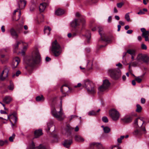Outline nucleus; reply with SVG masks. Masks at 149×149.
Wrapping results in <instances>:
<instances>
[{
    "label": "nucleus",
    "mask_w": 149,
    "mask_h": 149,
    "mask_svg": "<svg viewBox=\"0 0 149 149\" xmlns=\"http://www.w3.org/2000/svg\"><path fill=\"white\" fill-rule=\"evenodd\" d=\"M98 28L99 29L98 32L100 35L102 40L106 42H109L112 40L113 37L112 35H110L108 36L105 33L102 27L99 26Z\"/></svg>",
    "instance_id": "9"
},
{
    "label": "nucleus",
    "mask_w": 149,
    "mask_h": 149,
    "mask_svg": "<svg viewBox=\"0 0 149 149\" xmlns=\"http://www.w3.org/2000/svg\"><path fill=\"white\" fill-rule=\"evenodd\" d=\"M83 87L85 88L89 94H93L96 92V88L94 84L88 79L85 80L84 84H82Z\"/></svg>",
    "instance_id": "3"
},
{
    "label": "nucleus",
    "mask_w": 149,
    "mask_h": 149,
    "mask_svg": "<svg viewBox=\"0 0 149 149\" xmlns=\"http://www.w3.org/2000/svg\"><path fill=\"white\" fill-rule=\"evenodd\" d=\"M51 60V58L48 56L46 57L45 58L46 61L47 62Z\"/></svg>",
    "instance_id": "58"
},
{
    "label": "nucleus",
    "mask_w": 149,
    "mask_h": 149,
    "mask_svg": "<svg viewBox=\"0 0 149 149\" xmlns=\"http://www.w3.org/2000/svg\"><path fill=\"white\" fill-rule=\"evenodd\" d=\"M112 19V17L111 16H109L108 19V22L110 23L111 22Z\"/></svg>",
    "instance_id": "63"
},
{
    "label": "nucleus",
    "mask_w": 149,
    "mask_h": 149,
    "mask_svg": "<svg viewBox=\"0 0 149 149\" xmlns=\"http://www.w3.org/2000/svg\"><path fill=\"white\" fill-rule=\"evenodd\" d=\"M70 24L72 27L75 29L79 28V26L81 25L82 29H83L86 25V20L84 18L75 19L71 22Z\"/></svg>",
    "instance_id": "7"
},
{
    "label": "nucleus",
    "mask_w": 149,
    "mask_h": 149,
    "mask_svg": "<svg viewBox=\"0 0 149 149\" xmlns=\"http://www.w3.org/2000/svg\"><path fill=\"white\" fill-rule=\"evenodd\" d=\"M110 83L107 79H105L103 81V84L102 85L98 88L99 94H101L102 93L107 89L109 86Z\"/></svg>",
    "instance_id": "11"
},
{
    "label": "nucleus",
    "mask_w": 149,
    "mask_h": 149,
    "mask_svg": "<svg viewBox=\"0 0 149 149\" xmlns=\"http://www.w3.org/2000/svg\"><path fill=\"white\" fill-rule=\"evenodd\" d=\"M133 32V31L131 30H128L127 32V33L128 34H131Z\"/></svg>",
    "instance_id": "61"
},
{
    "label": "nucleus",
    "mask_w": 149,
    "mask_h": 149,
    "mask_svg": "<svg viewBox=\"0 0 149 149\" xmlns=\"http://www.w3.org/2000/svg\"><path fill=\"white\" fill-rule=\"evenodd\" d=\"M77 117V116L76 115H72L70 116V121H71V120L74 118H75Z\"/></svg>",
    "instance_id": "55"
},
{
    "label": "nucleus",
    "mask_w": 149,
    "mask_h": 149,
    "mask_svg": "<svg viewBox=\"0 0 149 149\" xmlns=\"http://www.w3.org/2000/svg\"><path fill=\"white\" fill-rule=\"evenodd\" d=\"M102 120L103 122L107 123L108 122V120L107 117L104 116L102 117Z\"/></svg>",
    "instance_id": "46"
},
{
    "label": "nucleus",
    "mask_w": 149,
    "mask_h": 149,
    "mask_svg": "<svg viewBox=\"0 0 149 149\" xmlns=\"http://www.w3.org/2000/svg\"><path fill=\"white\" fill-rule=\"evenodd\" d=\"M13 61L14 65H18L20 62V59L18 57H16L14 58Z\"/></svg>",
    "instance_id": "30"
},
{
    "label": "nucleus",
    "mask_w": 149,
    "mask_h": 149,
    "mask_svg": "<svg viewBox=\"0 0 149 149\" xmlns=\"http://www.w3.org/2000/svg\"><path fill=\"white\" fill-rule=\"evenodd\" d=\"M16 113L15 112L11 114L8 116L7 119H9L11 117L14 120V123H13L11 121H10L12 127L15 126V124H16L17 121V118L16 116Z\"/></svg>",
    "instance_id": "16"
},
{
    "label": "nucleus",
    "mask_w": 149,
    "mask_h": 149,
    "mask_svg": "<svg viewBox=\"0 0 149 149\" xmlns=\"http://www.w3.org/2000/svg\"><path fill=\"white\" fill-rule=\"evenodd\" d=\"M15 134H13L12 136H10L9 138V140L10 141L13 142V139L15 138Z\"/></svg>",
    "instance_id": "48"
},
{
    "label": "nucleus",
    "mask_w": 149,
    "mask_h": 149,
    "mask_svg": "<svg viewBox=\"0 0 149 149\" xmlns=\"http://www.w3.org/2000/svg\"><path fill=\"white\" fill-rule=\"evenodd\" d=\"M141 48L143 49L146 50L147 49V47L145 44L143 43L141 45Z\"/></svg>",
    "instance_id": "52"
},
{
    "label": "nucleus",
    "mask_w": 149,
    "mask_h": 149,
    "mask_svg": "<svg viewBox=\"0 0 149 149\" xmlns=\"http://www.w3.org/2000/svg\"><path fill=\"white\" fill-rule=\"evenodd\" d=\"M127 52L132 55H135V51L133 49H129L127 51Z\"/></svg>",
    "instance_id": "37"
},
{
    "label": "nucleus",
    "mask_w": 149,
    "mask_h": 149,
    "mask_svg": "<svg viewBox=\"0 0 149 149\" xmlns=\"http://www.w3.org/2000/svg\"><path fill=\"white\" fill-rule=\"evenodd\" d=\"M7 143V141L6 140L5 141H4L2 140H0V146H3L5 143Z\"/></svg>",
    "instance_id": "50"
},
{
    "label": "nucleus",
    "mask_w": 149,
    "mask_h": 149,
    "mask_svg": "<svg viewBox=\"0 0 149 149\" xmlns=\"http://www.w3.org/2000/svg\"><path fill=\"white\" fill-rule=\"evenodd\" d=\"M116 148V149H121V148L117 146H114L112 148V149H113V148Z\"/></svg>",
    "instance_id": "64"
},
{
    "label": "nucleus",
    "mask_w": 149,
    "mask_h": 149,
    "mask_svg": "<svg viewBox=\"0 0 149 149\" xmlns=\"http://www.w3.org/2000/svg\"><path fill=\"white\" fill-rule=\"evenodd\" d=\"M21 41H16V44L13 45V49H14V52H16V51L18 49V45L20 44Z\"/></svg>",
    "instance_id": "32"
},
{
    "label": "nucleus",
    "mask_w": 149,
    "mask_h": 149,
    "mask_svg": "<svg viewBox=\"0 0 149 149\" xmlns=\"http://www.w3.org/2000/svg\"><path fill=\"white\" fill-rule=\"evenodd\" d=\"M10 85L8 87V88L9 90H12L14 88V85L11 81H10Z\"/></svg>",
    "instance_id": "43"
},
{
    "label": "nucleus",
    "mask_w": 149,
    "mask_h": 149,
    "mask_svg": "<svg viewBox=\"0 0 149 149\" xmlns=\"http://www.w3.org/2000/svg\"><path fill=\"white\" fill-rule=\"evenodd\" d=\"M137 59L139 61H143L146 63H149V57L147 55L139 54L137 57Z\"/></svg>",
    "instance_id": "13"
},
{
    "label": "nucleus",
    "mask_w": 149,
    "mask_h": 149,
    "mask_svg": "<svg viewBox=\"0 0 149 149\" xmlns=\"http://www.w3.org/2000/svg\"><path fill=\"white\" fill-rule=\"evenodd\" d=\"M46 6V4L45 3H40L39 6V10L40 12H43L45 10Z\"/></svg>",
    "instance_id": "27"
},
{
    "label": "nucleus",
    "mask_w": 149,
    "mask_h": 149,
    "mask_svg": "<svg viewBox=\"0 0 149 149\" xmlns=\"http://www.w3.org/2000/svg\"><path fill=\"white\" fill-rule=\"evenodd\" d=\"M41 60L39 53L36 51L34 55L32 56L31 58L28 59L26 63L28 65H40L41 64Z\"/></svg>",
    "instance_id": "4"
},
{
    "label": "nucleus",
    "mask_w": 149,
    "mask_h": 149,
    "mask_svg": "<svg viewBox=\"0 0 149 149\" xmlns=\"http://www.w3.org/2000/svg\"><path fill=\"white\" fill-rule=\"evenodd\" d=\"M146 99L143 98H142L141 99V102L142 104H144L146 102Z\"/></svg>",
    "instance_id": "57"
},
{
    "label": "nucleus",
    "mask_w": 149,
    "mask_h": 149,
    "mask_svg": "<svg viewBox=\"0 0 149 149\" xmlns=\"http://www.w3.org/2000/svg\"><path fill=\"white\" fill-rule=\"evenodd\" d=\"M0 59V64L3 65L6 63L8 59V58L6 55L4 54H1Z\"/></svg>",
    "instance_id": "18"
},
{
    "label": "nucleus",
    "mask_w": 149,
    "mask_h": 149,
    "mask_svg": "<svg viewBox=\"0 0 149 149\" xmlns=\"http://www.w3.org/2000/svg\"><path fill=\"white\" fill-rule=\"evenodd\" d=\"M21 73V72L19 70L17 71L15 74H13L12 75V77L14 78L15 76L17 77L18 76L19 74H20Z\"/></svg>",
    "instance_id": "44"
},
{
    "label": "nucleus",
    "mask_w": 149,
    "mask_h": 149,
    "mask_svg": "<svg viewBox=\"0 0 149 149\" xmlns=\"http://www.w3.org/2000/svg\"><path fill=\"white\" fill-rule=\"evenodd\" d=\"M35 148L36 147L33 141H32L31 144L29 145L26 149H35Z\"/></svg>",
    "instance_id": "36"
},
{
    "label": "nucleus",
    "mask_w": 149,
    "mask_h": 149,
    "mask_svg": "<svg viewBox=\"0 0 149 149\" xmlns=\"http://www.w3.org/2000/svg\"><path fill=\"white\" fill-rule=\"evenodd\" d=\"M81 85L82 84L81 83H79L77 84V86H75L74 87H73L72 88H74H74L80 87L81 86Z\"/></svg>",
    "instance_id": "56"
},
{
    "label": "nucleus",
    "mask_w": 149,
    "mask_h": 149,
    "mask_svg": "<svg viewBox=\"0 0 149 149\" xmlns=\"http://www.w3.org/2000/svg\"><path fill=\"white\" fill-rule=\"evenodd\" d=\"M12 100V98L10 96H6L3 99V102L6 104H9Z\"/></svg>",
    "instance_id": "22"
},
{
    "label": "nucleus",
    "mask_w": 149,
    "mask_h": 149,
    "mask_svg": "<svg viewBox=\"0 0 149 149\" xmlns=\"http://www.w3.org/2000/svg\"><path fill=\"white\" fill-rule=\"evenodd\" d=\"M23 28L22 25L19 24H17L16 25L15 27V29L16 30L19 32H20V31H21Z\"/></svg>",
    "instance_id": "34"
},
{
    "label": "nucleus",
    "mask_w": 149,
    "mask_h": 149,
    "mask_svg": "<svg viewBox=\"0 0 149 149\" xmlns=\"http://www.w3.org/2000/svg\"><path fill=\"white\" fill-rule=\"evenodd\" d=\"M18 3L19 8H17L14 10L13 13L14 15L15 14L16 12L19 10V9H22L25 7L26 3V1L25 0H20V1Z\"/></svg>",
    "instance_id": "15"
},
{
    "label": "nucleus",
    "mask_w": 149,
    "mask_h": 149,
    "mask_svg": "<svg viewBox=\"0 0 149 149\" xmlns=\"http://www.w3.org/2000/svg\"><path fill=\"white\" fill-rule=\"evenodd\" d=\"M124 3L123 2H120L117 4V6L118 8H121L124 5Z\"/></svg>",
    "instance_id": "47"
},
{
    "label": "nucleus",
    "mask_w": 149,
    "mask_h": 149,
    "mask_svg": "<svg viewBox=\"0 0 149 149\" xmlns=\"http://www.w3.org/2000/svg\"><path fill=\"white\" fill-rule=\"evenodd\" d=\"M80 68L81 70H83V72L87 74H88V72L91 71L93 68L92 66H85L84 68L80 66Z\"/></svg>",
    "instance_id": "17"
},
{
    "label": "nucleus",
    "mask_w": 149,
    "mask_h": 149,
    "mask_svg": "<svg viewBox=\"0 0 149 149\" xmlns=\"http://www.w3.org/2000/svg\"><path fill=\"white\" fill-rule=\"evenodd\" d=\"M64 13V10L61 8H58L55 12V15L59 16L61 15Z\"/></svg>",
    "instance_id": "28"
},
{
    "label": "nucleus",
    "mask_w": 149,
    "mask_h": 149,
    "mask_svg": "<svg viewBox=\"0 0 149 149\" xmlns=\"http://www.w3.org/2000/svg\"><path fill=\"white\" fill-rule=\"evenodd\" d=\"M125 123H128L131 122L132 120L131 116H128L121 119Z\"/></svg>",
    "instance_id": "24"
},
{
    "label": "nucleus",
    "mask_w": 149,
    "mask_h": 149,
    "mask_svg": "<svg viewBox=\"0 0 149 149\" xmlns=\"http://www.w3.org/2000/svg\"><path fill=\"white\" fill-rule=\"evenodd\" d=\"M73 129L74 128L71 127L69 124H67L65 130L69 139L65 140L63 144V146L66 148H69L72 143L73 136L71 133Z\"/></svg>",
    "instance_id": "5"
},
{
    "label": "nucleus",
    "mask_w": 149,
    "mask_h": 149,
    "mask_svg": "<svg viewBox=\"0 0 149 149\" xmlns=\"http://www.w3.org/2000/svg\"><path fill=\"white\" fill-rule=\"evenodd\" d=\"M51 29L49 26H45L44 29V33L47 35L50 34Z\"/></svg>",
    "instance_id": "26"
},
{
    "label": "nucleus",
    "mask_w": 149,
    "mask_h": 149,
    "mask_svg": "<svg viewBox=\"0 0 149 149\" xmlns=\"http://www.w3.org/2000/svg\"><path fill=\"white\" fill-rule=\"evenodd\" d=\"M38 149H47L46 147L43 145L40 144L38 147Z\"/></svg>",
    "instance_id": "49"
},
{
    "label": "nucleus",
    "mask_w": 149,
    "mask_h": 149,
    "mask_svg": "<svg viewBox=\"0 0 149 149\" xmlns=\"http://www.w3.org/2000/svg\"><path fill=\"white\" fill-rule=\"evenodd\" d=\"M129 14L130 13H127L125 15V18L128 22H129L130 21Z\"/></svg>",
    "instance_id": "42"
},
{
    "label": "nucleus",
    "mask_w": 149,
    "mask_h": 149,
    "mask_svg": "<svg viewBox=\"0 0 149 149\" xmlns=\"http://www.w3.org/2000/svg\"><path fill=\"white\" fill-rule=\"evenodd\" d=\"M47 126L46 129V130L47 133L51 132L50 130V129L52 130V128H53L52 132L54 130L55 127L54 125V122L52 120H50L49 122L47 123Z\"/></svg>",
    "instance_id": "14"
},
{
    "label": "nucleus",
    "mask_w": 149,
    "mask_h": 149,
    "mask_svg": "<svg viewBox=\"0 0 149 149\" xmlns=\"http://www.w3.org/2000/svg\"><path fill=\"white\" fill-rule=\"evenodd\" d=\"M145 13L143 11L141 10H140V11L138 12L137 14L138 15H141V14H143Z\"/></svg>",
    "instance_id": "59"
},
{
    "label": "nucleus",
    "mask_w": 149,
    "mask_h": 149,
    "mask_svg": "<svg viewBox=\"0 0 149 149\" xmlns=\"http://www.w3.org/2000/svg\"><path fill=\"white\" fill-rule=\"evenodd\" d=\"M36 100L37 102H42L44 100V98L42 95L38 96L36 97Z\"/></svg>",
    "instance_id": "33"
},
{
    "label": "nucleus",
    "mask_w": 149,
    "mask_h": 149,
    "mask_svg": "<svg viewBox=\"0 0 149 149\" xmlns=\"http://www.w3.org/2000/svg\"><path fill=\"white\" fill-rule=\"evenodd\" d=\"M26 66L25 68L28 73L29 74H31L32 73L33 70L34 68V66Z\"/></svg>",
    "instance_id": "25"
},
{
    "label": "nucleus",
    "mask_w": 149,
    "mask_h": 149,
    "mask_svg": "<svg viewBox=\"0 0 149 149\" xmlns=\"http://www.w3.org/2000/svg\"><path fill=\"white\" fill-rule=\"evenodd\" d=\"M129 66V71L130 73L132 76L135 77V76L132 73V70L131 69V66Z\"/></svg>",
    "instance_id": "54"
},
{
    "label": "nucleus",
    "mask_w": 149,
    "mask_h": 149,
    "mask_svg": "<svg viewBox=\"0 0 149 149\" xmlns=\"http://www.w3.org/2000/svg\"><path fill=\"white\" fill-rule=\"evenodd\" d=\"M135 80L139 83H141L142 81L141 79L139 77H137L135 79Z\"/></svg>",
    "instance_id": "51"
},
{
    "label": "nucleus",
    "mask_w": 149,
    "mask_h": 149,
    "mask_svg": "<svg viewBox=\"0 0 149 149\" xmlns=\"http://www.w3.org/2000/svg\"><path fill=\"white\" fill-rule=\"evenodd\" d=\"M141 30L142 32V36L145 38V40L146 41H148V31H146L144 28L141 29Z\"/></svg>",
    "instance_id": "19"
},
{
    "label": "nucleus",
    "mask_w": 149,
    "mask_h": 149,
    "mask_svg": "<svg viewBox=\"0 0 149 149\" xmlns=\"http://www.w3.org/2000/svg\"><path fill=\"white\" fill-rule=\"evenodd\" d=\"M43 134L42 130L41 129H39L35 130L34 132V138H37L39 137L40 136Z\"/></svg>",
    "instance_id": "23"
},
{
    "label": "nucleus",
    "mask_w": 149,
    "mask_h": 149,
    "mask_svg": "<svg viewBox=\"0 0 149 149\" xmlns=\"http://www.w3.org/2000/svg\"><path fill=\"white\" fill-rule=\"evenodd\" d=\"M142 110V107L139 104H137L136 109V111L137 112L140 113L141 112Z\"/></svg>",
    "instance_id": "38"
},
{
    "label": "nucleus",
    "mask_w": 149,
    "mask_h": 149,
    "mask_svg": "<svg viewBox=\"0 0 149 149\" xmlns=\"http://www.w3.org/2000/svg\"><path fill=\"white\" fill-rule=\"evenodd\" d=\"M61 91L63 94V95L61 98V103L62 102V98L66 96V93L67 92L69 91L70 92H74V88L69 87L66 84L63 85L60 89Z\"/></svg>",
    "instance_id": "10"
},
{
    "label": "nucleus",
    "mask_w": 149,
    "mask_h": 149,
    "mask_svg": "<svg viewBox=\"0 0 149 149\" xmlns=\"http://www.w3.org/2000/svg\"><path fill=\"white\" fill-rule=\"evenodd\" d=\"M5 71L3 70L2 72V73L0 76V78L2 80H4L5 79V78L3 77V74H4Z\"/></svg>",
    "instance_id": "53"
},
{
    "label": "nucleus",
    "mask_w": 149,
    "mask_h": 149,
    "mask_svg": "<svg viewBox=\"0 0 149 149\" xmlns=\"http://www.w3.org/2000/svg\"><path fill=\"white\" fill-rule=\"evenodd\" d=\"M75 139L76 141L78 142H83L84 141L83 138L80 136L78 135H76L75 136Z\"/></svg>",
    "instance_id": "31"
},
{
    "label": "nucleus",
    "mask_w": 149,
    "mask_h": 149,
    "mask_svg": "<svg viewBox=\"0 0 149 149\" xmlns=\"http://www.w3.org/2000/svg\"><path fill=\"white\" fill-rule=\"evenodd\" d=\"M85 36L89 40L91 37V33L88 30L86 31Z\"/></svg>",
    "instance_id": "40"
},
{
    "label": "nucleus",
    "mask_w": 149,
    "mask_h": 149,
    "mask_svg": "<svg viewBox=\"0 0 149 149\" xmlns=\"http://www.w3.org/2000/svg\"><path fill=\"white\" fill-rule=\"evenodd\" d=\"M1 31L3 32H4L5 31V26H2L1 27Z\"/></svg>",
    "instance_id": "60"
},
{
    "label": "nucleus",
    "mask_w": 149,
    "mask_h": 149,
    "mask_svg": "<svg viewBox=\"0 0 149 149\" xmlns=\"http://www.w3.org/2000/svg\"><path fill=\"white\" fill-rule=\"evenodd\" d=\"M52 51L55 56H59L61 53V49L56 40L52 44Z\"/></svg>",
    "instance_id": "8"
},
{
    "label": "nucleus",
    "mask_w": 149,
    "mask_h": 149,
    "mask_svg": "<svg viewBox=\"0 0 149 149\" xmlns=\"http://www.w3.org/2000/svg\"><path fill=\"white\" fill-rule=\"evenodd\" d=\"M101 147V145L100 143H93L90 144V149H100Z\"/></svg>",
    "instance_id": "20"
},
{
    "label": "nucleus",
    "mask_w": 149,
    "mask_h": 149,
    "mask_svg": "<svg viewBox=\"0 0 149 149\" xmlns=\"http://www.w3.org/2000/svg\"><path fill=\"white\" fill-rule=\"evenodd\" d=\"M143 74L141 76V77L142 78H143L144 76L146 74V72L148 70V69L147 68L145 67H143Z\"/></svg>",
    "instance_id": "41"
},
{
    "label": "nucleus",
    "mask_w": 149,
    "mask_h": 149,
    "mask_svg": "<svg viewBox=\"0 0 149 149\" xmlns=\"http://www.w3.org/2000/svg\"><path fill=\"white\" fill-rule=\"evenodd\" d=\"M35 148L36 147L33 141H32L31 144L29 145L26 149H35Z\"/></svg>",
    "instance_id": "35"
},
{
    "label": "nucleus",
    "mask_w": 149,
    "mask_h": 149,
    "mask_svg": "<svg viewBox=\"0 0 149 149\" xmlns=\"http://www.w3.org/2000/svg\"><path fill=\"white\" fill-rule=\"evenodd\" d=\"M118 68L114 69H109L108 72L111 77L113 79L117 80H118L120 77L121 72L120 69L122 66H118Z\"/></svg>",
    "instance_id": "6"
},
{
    "label": "nucleus",
    "mask_w": 149,
    "mask_h": 149,
    "mask_svg": "<svg viewBox=\"0 0 149 149\" xmlns=\"http://www.w3.org/2000/svg\"><path fill=\"white\" fill-rule=\"evenodd\" d=\"M125 137L124 136H121L120 137L118 138L117 139V141L119 143H121L122 142V140H123Z\"/></svg>",
    "instance_id": "45"
},
{
    "label": "nucleus",
    "mask_w": 149,
    "mask_h": 149,
    "mask_svg": "<svg viewBox=\"0 0 149 149\" xmlns=\"http://www.w3.org/2000/svg\"><path fill=\"white\" fill-rule=\"evenodd\" d=\"M51 105L52 108L51 113L52 116L55 118L60 121L62 120L64 118L63 113L61 110L57 112L55 108V105L56 102L55 98H54L51 100Z\"/></svg>",
    "instance_id": "2"
},
{
    "label": "nucleus",
    "mask_w": 149,
    "mask_h": 149,
    "mask_svg": "<svg viewBox=\"0 0 149 149\" xmlns=\"http://www.w3.org/2000/svg\"><path fill=\"white\" fill-rule=\"evenodd\" d=\"M100 109H99L97 111H90L88 113V115L90 116H95L97 115L98 114V113L100 111Z\"/></svg>",
    "instance_id": "29"
},
{
    "label": "nucleus",
    "mask_w": 149,
    "mask_h": 149,
    "mask_svg": "<svg viewBox=\"0 0 149 149\" xmlns=\"http://www.w3.org/2000/svg\"><path fill=\"white\" fill-rule=\"evenodd\" d=\"M0 103L2 105V106L4 107V109L6 110H6H8V109H7L5 107V104L2 103V102H0Z\"/></svg>",
    "instance_id": "62"
},
{
    "label": "nucleus",
    "mask_w": 149,
    "mask_h": 149,
    "mask_svg": "<svg viewBox=\"0 0 149 149\" xmlns=\"http://www.w3.org/2000/svg\"><path fill=\"white\" fill-rule=\"evenodd\" d=\"M109 114L110 116L114 120H118L119 117V114L118 112L114 109L109 111Z\"/></svg>",
    "instance_id": "12"
},
{
    "label": "nucleus",
    "mask_w": 149,
    "mask_h": 149,
    "mask_svg": "<svg viewBox=\"0 0 149 149\" xmlns=\"http://www.w3.org/2000/svg\"><path fill=\"white\" fill-rule=\"evenodd\" d=\"M104 131L105 133H109L111 131V129L108 127L106 126L104 128Z\"/></svg>",
    "instance_id": "39"
},
{
    "label": "nucleus",
    "mask_w": 149,
    "mask_h": 149,
    "mask_svg": "<svg viewBox=\"0 0 149 149\" xmlns=\"http://www.w3.org/2000/svg\"><path fill=\"white\" fill-rule=\"evenodd\" d=\"M10 32L12 36L15 39H17L18 37V35L15 29L13 28L11 29Z\"/></svg>",
    "instance_id": "21"
},
{
    "label": "nucleus",
    "mask_w": 149,
    "mask_h": 149,
    "mask_svg": "<svg viewBox=\"0 0 149 149\" xmlns=\"http://www.w3.org/2000/svg\"><path fill=\"white\" fill-rule=\"evenodd\" d=\"M143 118L139 117L135 119L134 123V127L136 129L134 132L135 135H140L142 132L145 133L146 130L145 127L142 126L143 124H145L146 122L144 120Z\"/></svg>",
    "instance_id": "1"
}]
</instances>
